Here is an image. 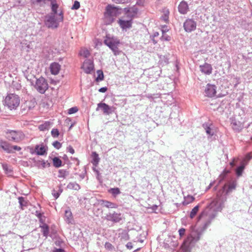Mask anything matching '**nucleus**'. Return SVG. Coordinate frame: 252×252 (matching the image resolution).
Returning <instances> with one entry per match:
<instances>
[{
  "label": "nucleus",
  "mask_w": 252,
  "mask_h": 252,
  "mask_svg": "<svg viewBox=\"0 0 252 252\" xmlns=\"http://www.w3.org/2000/svg\"><path fill=\"white\" fill-rule=\"evenodd\" d=\"M118 23L123 30H126L132 27V20L131 19L128 20L119 19Z\"/></svg>",
  "instance_id": "nucleus-14"
},
{
  "label": "nucleus",
  "mask_w": 252,
  "mask_h": 252,
  "mask_svg": "<svg viewBox=\"0 0 252 252\" xmlns=\"http://www.w3.org/2000/svg\"><path fill=\"white\" fill-rule=\"evenodd\" d=\"M61 65L56 62L52 63L50 65V70L52 74L56 75L61 70Z\"/></svg>",
  "instance_id": "nucleus-15"
},
{
  "label": "nucleus",
  "mask_w": 252,
  "mask_h": 252,
  "mask_svg": "<svg viewBox=\"0 0 252 252\" xmlns=\"http://www.w3.org/2000/svg\"><path fill=\"white\" fill-rule=\"evenodd\" d=\"M126 247L128 249L131 250L132 248V245L131 242H128L126 245Z\"/></svg>",
  "instance_id": "nucleus-54"
},
{
  "label": "nucleus",
  "mask_w": 252,
  "mask_h": 252,
  "mask_svg": "<svg viewBox=\"0 0 252 252\" xmlns=\"http://www.w3.org/2000/svg\"><path fill=\"white\" fill-rule=\"evenodd\" d=\"M64 220L68 224L72 223L73 220V216L70 209L65 211Z\"/></svg>",
  "instance_id": "nucleus-22"
},
{
  "label": "nucleus",
  "mask_w": 252,
  "mask_h": 252,
  "mask_svg": "<svg viewBox=\"0 0 252 252\" xmlns=\"http://www.w3.org/2000/svg\"><path fill=\"white\" fill-rule=\"evenodd\" d=\"M104 42L106 45L112 51L115 56L118 55L120 53L118 47L120 44V40L117 37L106 35Z\"/></svg>",
  "instance_id": "nucleus-4"
},
{
  "label": "nucleus",
  "mask_w": 252,
  "mask_h": 252,
  "mask_svg": "<svg viewBox=\"0 0 252 252\" xmlns=\"http://www.w3.org/2000/svg\"><path fill=\"white\" fill-rule=\"evenodd\" d=\"M51 1V9L52 13L51 14L58 15L57 9H58L59 5L57 3L56 0H50Z\"/></svg>",
  "instance_id": "nucleus-23"
},
{
  "label": "nucleus",
  "mask_w": 252,
  "mask_h": 252,
  "mask_svg": "<svg viewBox=\"0 0 252 252\" xmlns=\"http://www.w3.org/2000/svg\"><path fill=\"white\" fill-rule=\"evenodd\" d=\"M105 218L107 220L114 222H118L121 220V214L116 212L109 213L106 215Z\"/></svg>",
  "instance_id": "nucleus-12"
},
{
  "label": "nucleus",
  "mask_w": 252,
  "mask_h": 252,
  "mask_svg": "<svg viewBox=\"0 0 252 252\" xmlns=\"http://www.w3.org/2000/svg\"><path fill=\"white\" fill-rule=\"evenodd\" d=\"M125 240H128V239H129V237H128V236L127 234V233H125Z\"/></svg>",
  "instance_id": "nucleus-57"
},
{
  "label": "nucleus",
  "mask_w": 252,
  "mask_h": 252,
  "mask_svg": "<svg viewBox=\"0 0 252 252\" xmlns=\"http://www.w3.org/2000/svg\"><path fill=\"white\" fill-rule=\"evenodd\" d=\"M216 88L215 85L208 84L205 89V95L210 97L214 96L216 94Z\"/></svg>",
  "instance_id": "nucleus-13"
},
{
  "label": "nucleus",
  "mask_w": 252,
  "mask_h": 252,
  "mask_svg": "<svg viewBox=\"0 0 252 252\" xmlns=\"http://www.w3.org/2000/svg\"><path fill=\"white\" fill-rule=\"evenodd\" d=\"M78 111V109L77 107H73L68 110V113L70 115L76 113Z\"/></svg>",
  "instance_id": "nucleus-40"
},
{
  "label": "nucleus",
  "mask_w": 252,
  "mask_h": 252,
  "mask_svg": "<svg viewBox=\"0 0 252 252\" xmlns=\"http://www.w3.org/2000/svg\"><path fill=\"white\" fill-rule=\"evenodd\" d=\"M124 11L126 17L132 20V19L136 16L138 13V9L135 6L125 8H124Z\"/></svg>",
  "instance_id": "nucleus-11"
},
{
  "label": "nucleus",
  "mask_w": 252,
  "mask_h": 252,
  "mask_svg": "<svg viewBox=\"0 0 252 252\" xmlns=\"http://www.w3.org/2000/svg\"><path fill=\"white\" fill-rule=\"evenodd\" d=\"M224 172H225V173H226L228 172V171H225V170H224Z\"/></svg>",
  "instance_id": "nucleus-64"
},
{
  "label": "nucleus",
  "mask_w": 252,
  "mask_h": 252,
  "mask_svg": "<svg viewBox=\"0 0 252 252\" xmlns=\"http://www.w3.org/2000/svg\"><path fill=\"white\" fill-rule=\"evenodd\" d=\"M63 20V13L60 11L58 15L50 14L46 16L45 24L47 27L51 29L57 28L60 22Z\"/></svg>",
  "instance_id": "nucleus-2"
},
{
  "label": "nucleus",
  "mask_w": 252,
  "mask_h": 252,
  "mask_svg": "<svg viewBox=\"0 0 252 252\" xmlns=\"http://www.w3.org/2000/svg\"><path fill=\"white\" fill-rule=\"evenodd\" d=\"M92 163L95 166H97L100 160L98 155L95 152H94L92 153Z\"/></svg>",
  "instance_id": "nucleus-25"
},
{
  "label": "nucleus",
  "mask_w": 252,
  "mask_h": 252,
  "mask_svg": "<svg viewBox=\"0 0 252 252\" xmlns=\"http://www.w3.org/2000/svg\"><path fill=\"white\" fill-rule=\"evenodd\" d=\"M215 214H213V216H212L211 219H213L215 217Z\"/></svg>",
  "instance_id": "nucleus-62"
},
{
  "label": "nucleus",
  "mask_w": 252,
  "mask_h": 252,
  "mask_svg": "<svg viewBox=\"0 0 252 252\" xmlns=\"http://www.w3.org/2000/svg\"><path fill=\"white\" fill-rule=\"evenodd\" d=\"M151 208L152 209V210H155L157 209V208H158V206H157V205H153V206L152 207V208Z\"/></svg>",
  "instance_id": "nucleus-56"
},
{
  "label": "nucleus",
  "mask_w": 252,
  "mask_h": 252,
  "mask_svg": "<svg viewBox=\"0 0 252 252\" xmlns=\"http://www.w3.org/2000/svg\"><path fill=\"white\" fill-rule=\"evenodd\" d=\"M52 145L57 149H59L62 147V144L58 141L54 142Z\"/></svg>",
  "instance_id": "nucleus-42"
},
{
  "label": "nucleus",
  "mask_w": 252,
  "mask_h": 252,
  "mask_svg": "<svg viewBox=\"0 0 252 252\" xmlns=\"http://www.w3.org/2000/svg\"><path fill=\"white\" fill-rule=\"evenodd\" d=\"M63 250L61 249H57L54 251L53 252H63Z\"/></svg>",
  "instance_id": "nucleus-55"
},
{
  "label": "nucleus",
  "mask_w": 252,
  "mask_h": 252,
  "mask_svg": "<svg viewBox=\"0 0 252 252\" xmlns=\"http://www.w3.org/2000/svg\"><path fill=\"white\" fill-rule=\"evenodd\" d=\"M107 90V88L106 87H102L99 89L98 91L101 93H105Z\"/></svg>",
  "instance_id": "nucleus-53"
},
{
  "label": "nucleus",
  "mask_w": 252,
  "mask_h": 252,
  "mask_svg": "<svg viewBox=\"0 0 252 252\" xmlns=\"http://www.w3.org/2000/svg\"><path fill=\"white\" fill-rule=\"evenodd\" d=\"M47 149L43 144L36 145L35 147V152L38 155H44Z\"/></svg>",
  "instance_id": "nucleus-19"
},
{
  "label": "nucleus",
  "mask_w": 252,
  "mask_h": 252,
  "mask_svg": "<svg viewBox=\"0 0 252 252\" xmlns=\"http://www.w3.org/2000/svg\"><path fill=\"white\" fill-rule=\"evenodd\" d=\"M206 132L208 134L213 135V133H211V129L209 127H207L206 128Z\"/></svg>",
  "instance_id": "nucleus-52"
},
{
  "label": "nucleus",
  "mask_w": 252,
  "mask_h": 252,
  "mask_svg": "<svg viewBox=\"0 0 252 252\" xmlns=\"http://www.w3.org/2000/svg\"><path fill=\"white\" fill-rule=\"evenodd\" d=\"M115 3H126L130 1L131 0H112Z\"/></svg>",
  "instance_id": "nucleus-44"
},
{
  "label": "nucleus",
  "mask_w": 252,
  "mask_h": 252,
  "mask_svg": "<svg viewBox=\"0 0 252 252\" xmlns=\"http://www.w3.org/2000/svg\"><path fill=\"white\" fill-rule=\"evenodd\" d=\"M105 247L106 249L108 250H112L113 248L112 245L109 242L105 243Z\"/></svg>",
  "instance_id": "nucleus-45"
},
{
  "label": "nucleus",
  "mask_w": 252,
  "mask_h": 252,
  "mask_svg": "<svg viewBox=\"0 0 252 252\" xmlns=\"http://www.w3.org/2000/svg\"><path fill=\"white\" fill-rule=\"evenodd\" d=\"M31 1L33 3H39V2L36 1V0H31Z\"/></svg>",
  "instance_id": "nucleus-59"
},
{
  "label": "nucleus",
  "mask_w": 252,
  "mask_h": 252,
  "mask_svg": "<svg viewBox=\"0 0 252 252\" xmlns=\"http://www.w3.org/2000/svg\"><path fill=\"white\" fill-rule=\"evenodd\" d=\"M106 11L105 13V22L106 24H110L114 21V17L119 14V9L111 5H108L106 7Z\"/></svg>",
  "instance_id": "nucleus-5"
},
{
  "label": "nucleus",
  "mask_w": 252,
  "mask_h": 252,
  "mask_svg": "<svg viewBox=\"0 0 252 252\" xmlns=\"http://www.w3.org/2000/svg\"><path fill=\"white\" fill-rule=\"evenodd\" d=\"M199 68L201 72L205 74L210 75L212 72V67L209 63H205L204 64L200 65Z\"/></svg>",
  "instance_id": "nucleus-16"
},
{
  "label": "nucleus",
  "mask_w": 252,
  "mask_h": 252,
  "mask_svg": "<svg viewBox=\"0 0 252 252\" xmlns=\"http://www.w3.org/2000/svg\"><path fill=\"white\" fill-rule=\"evenodd\" d=\"M51 123L49 122H46L44 124L39 126L38 128L41 131L48 130L50 127Z\"/></svg>",
  "instance_id": "nucleus-27"
},
{
  "label": "nucleus",
  "mask_w": 252,
  "mask_h": 252,
  "mask_svg": "<svg viewBox=\"0 0 252 252\" xmlns=\"http://www.w3.org/2000/svg\"><path fill=\"white\" fill-rule=\"evenodd\" d=\"M25 107L30 110L35 105V101L33 100L26 101L25 103Z\"/></svg>",
  "instance_id": "nucleus-28"
},
{
  "label": "nucleus",
  "mask_w": 252,
  "mask_h": 252,
  "mask_svg": "<svg viewBox=\"0 0 252 252\" xmlns=\"http://www.w3.org/2000/svg\"><path fill=\"white\" fill-rule=\"evenodd\" d=\"M20 103V97L15 94L10 93L7 94L4 100V104L9 110H15Z\"/></svg>",
  "instance_id": "nucleus-3"
},
{
  "label": "nucleus",
  "mask_w": 252,
  "mask_h": 252,
  "mask_svg": "<svg viewBox=\"0 0 252 252\" xmlns=\"http://www.w3.org/2000/svg\"><path fill=\"white\" fill-rule=\"evenodd\" d=\"M97 76L96 78V81L98 82L100 81L103 80L104 79V76H103V73L102 70H98L97 71Z\"/></svg>",
  "instance_id": "nucleus-35"
},
{
  "label": "nucleus",
  "mask_w": 252,
  "mask_h": 252,
  "mask_svg": "<svg viewBox=\"0 0 252 252\" xmlns=\"http://www.w3.org/2000/svg\"><path fill=\"white\" fill-rule=\"evenodd\" d=\"M199 210V206L198 205H197L195 206L191 211L190 213V218L192 219L195 217V216L196 215L197 212Z\"/></svg>",
  "instance_id": "nucleus-36"
},
{
  "label": "nucleus",
  "mask_w": 252,
  "mask_h": 252,
  "mask_svg": "<svg viewBox=\"0 0 252 252\" xmlns=\"http://www.w3.org/2000/svg\"><path fill=\"white\" fill-rule=\"evenodd\" d=\"M109 192L111 193L114 197L120 194L121 191L118 188H111L109 190Z\"/></svg>",
  "instance_id": "nucleus-34"
},
{
  "label": "nucleus",
  "mask_w": 252,
  "mask_h": 252,
  "mask_svg": "<svg viewBox=\"0 0 252 252\" xmlns=\"http://www.w3.org/2000/svg\"><path fill=\"white\" fill-rule=\"evenodd\" d=\"M235 159H234L230 163V165L231 166H233L234 165V161H235Z\"/></svg>",
  "instance_id": "nucleus-58"
},
{
  "label": "nucleus",
  "mask_w": 252,
  "mask_h": 252,
  "mask_svg": "<svg viewBox=\"0 0 252 252\" xmlns=\"http://www.w3.org/2000/svg\"><path fill=\"white\" fill-rule=\"evenodd\" d=\"M62 192V190H60V192H55V191L54 190L53 192H52V194L54 196V197L56 198V199H57L60 195V193Z\"/></svg>",
  "instance_id": "nucleus-46"
},
{
  "label": "nucleus",
  "mask_w": 252,
  "mask_h": 252,
  "mask_svg": "<svg viewBox=\"0 0 252 252\" xmlns=\"http://www.w3.org/2000/svg\"><path fill=\"white\" fill-rule=\"evenodd\" d=\"M3 169L4 170L6 174H10L12 172V170L11 169L9 168L7 164H3L2 165Z\"/></svg>",
  "instance_id": "nucleus-41"
},
{
  "label": "nucleus",
  "mask_w": 252,
  "mask_h": 252,
  "mask_svg": "<svg viewBox=\"0 0 252 252\" xmlns=\"http://www.w3.org/2000/svg\"><path fill=\"white\" fill-rule=\"evenodd\" d=\"M0 146L4 151L8 153H12L11 146L7 142L3 141H0Z\"/></svg>",
  "instance_id": "nucleus-21"
},
{
  "label": "nucleus",
  "mask_w": 252,
  "mask_h": 252,
  "mask_svg": "<svg viewBox=\"0 0 252 252\" xmlns=\"http://www.w3.org/2000/svg\"><path fill=\"white\" fill-rule=\"evenodd\" d=\"M99 109H102L104 114L109 115L114 112L116 108L113 106H110L105 103L100 102L97 104L96 111H98Z\"/></svg>",
  "instance_id": "nucleus-9"
},
{
  "label": "nucleus",
  "mask_w": 252,
  "mask_h": 252,
  "mask_svg": "<svg viewBox=\"0 0 252 252\" xmlns=\"http://www.w3.org/2000/svg\"><path fill=\"white\" fill-rule=\"evenodd\" d=\"M183 27L186 32H190L196 29V22L192 19H188L184 23Z\"/></svg>",
  "instance_id": "nucleus-10"
},
{
  "label": "nucleus",
  "mask_w": 252,
  "mask_h": 252,
  "mask_svg": "<svg viewBox=\"0 0 252 252\" xmlns=\"http://www.w3.org/2000/svg\"><path fill=\"white\" fill-rule=\"evenodd\" d=\"M203 214H201V215L200 216L199 218H201V217L203 216Z\"/></svg>",
  "instance_id": "nucleus-63"
},
{
  "label": "nucleus",
  "mask_w": 252,
  "mask_h": 252,
  "mask_svg": "<svg viewBox=\"0 0 252 252\" xmlns=\"http://www.w3.org/2000/svg\"><path fill=\"white\" fill-rule=\"evenodd\" d=\"M227 185H225L222 189L220 190L217 195V198L214 200L207 208L209 209L210 211L214 212L220 211L223 207V203L226 199V195L231 191L232 190L236 188V184L233 183L228 186V189L225 191V188Z\"/></svg>",
  "instance_id": "nucleus-1"
},
{
  "label": "nucleus",
  "mask_w": 252,
  "mask_h": 252,
  "mask_svg": "<svg viewBox=\"0 0 252 252\" xmlns=\"http://www.w3.org/2000/svg\"><path fill=\"white\" fill-rule=\"evenodd\" d=\"M194 197L191 195H188L187 196L184 197V200L183 201L182 203L184 205H188L191 203H192L194 200Z\"/></svg>",
  "instance_id": "nucleus-26"
},
{
  "label": "nucleus",
  "mask_w": 252,
  "mask_h": 252,
  "mask_svg": "<svg viewBox=\"0 0 252 252\" xmlns=\"http://www.w3.org/2000/svg\"><path fill=\"white\" fill-rule=\"evenodd\" d=\"M53 165L56 167H60L62 166V160L57 157H55L53 159Z\"/></svg>",
  "instance_id": "nucleus-32"
},
{
  "label": "nucleus",
  "mask_w": 252,
  "mask_h": 252,
  "mask_svg": "<svg viewBox=\"0 0 252 252\" xmlns=\"http://www.w3.org/2000/svg\"><path fill=\"white\" fill-rule=\"evenodd\" d=\"M189 241V238H188L185 241V243H187Z\"/></svg>",
  "instance_id": "nucleus-61"
},
{
  "label": "nucleus",
  "mask_w": 252,
  "mask_h": 252,
  "mask_svg": "<svg viewBox=\"0 0 252 252\" xmlns=\"http://www.w3.org/2000/svg\"><path fill=\"white\" fill-rule=\"evenodd\" d=\"M51 135L54 138H57L59 135V131L57 128H53L51 130Z\"/></svg>",
  "instance_id": "nucleus-39"
},
{
  "label": "nucleus",
  "mask_w": 252,
  "mask_h": 252,
  "mask_svg": "<svg viewBox=\"0 0 252 252\" xmlns=\"http://www.w3.org/2000/svg\"><path fill=\"white\" fill-rule=\"evenodd\" d=\"M251 156L250 155V154L249 153L248 154H247L245 157L244 158L242 159V160L241 161V164H243V165L244 166H246L249 160L251 159Z\"/></svg>",
  "instance_id": "nucleus-31"
},
{
  "label": "nucleus",
  "mask_w": 252,
  "mask_h": 252,
  "mask_svg": "<svg viewBox=\"0 0 252 252\" xmlns=\"http://www.w3.org/2000/svg\"><path fill=\"white\" fill-rule=\"evenodd\" d=\"M245 168V166L241 164L236 169V174L238 177L242 176Z\"/></svg>",
  "instance_id": "nucleus-30"
},
{
  "label": "nucleus",
  "mask_w": 252,
  "mask_h": 252,
  "mask_svg": "<svg viewBox=\"0 0 252 252\" xmlns=\"http://www.w3.org/2000/svg\"><path fill=\"white\" fill-rule=\"evenodd\" d=\"M186 230L184 228H182L179 230V233L180 236L181 237L185 235Z\"/></svg>",
  "instance_id": "nucleus-47"
},
{
  "label": "nucleus",
  "mask_w": 252,
  "mask_h": 252,
  "mask_svg": "<svg viewBox=\"0 0 252 252\" xmlns=\"http://www.w3.org/2000/svg\"><path fill=\"white\" fill-rule=\"evenodd\" d=\"M67 175V172L64 170H60L59 171L58 177L59 178H65Z\"/></svg>",
  "instance_id": "nucleus-38"
},
{
  "label": "nucleus",
  "mask_w": 252,
  "mask_h": 252,
  "mask_svg": "<svg viewBox=\"0 0 252 252\" xmlns=\"http://www.w3.org/2000/svg\"><path fill=\"white\" fill-rule=\"evenodd\" d=\"M36 213H37L36 216H37L38 218H40V217H41V214H40V213H37V212H36Z\"/></svg>",
  "instance_id": "nucleus-60"
},
{
  "label": "nucleus",
  "mask_w": 252,
  "mask_h": 252,
  "mask_svg": "<svg viewBox=\"0 0 252 252\" xmlns=\"http://www.w3.org/2000/svg\"><path fill=\"white\" fill-rule=\"evenodd\" d=\"M161 39L163 40L169 41V40H170V37L169 36H168V35H163L161 36Z\"/></svg>",
  "instance_id": "nucleus-50"
},
{
  "label": "nucleus",
  "mask_w": 252,
  "mask_h": 252,
  "mask_svg": "<svg viewBox=\"0 0 252 252\" xmlns=\"http://www.w3.org/2000/svg\"><path fill=\"white\" fill-rule=\"evenodd\" d=\"M162 13L163 15L161 17V19L166 22L168 20L169 11L167 9L164 8L162 10Z\"/></svg>",
  "instance_id": "nucleus-29"
},
{
  "label": "nucleus",
  "mask_w": 252,
  "mask_h": 252,
  "mask_svg": "<svg viewBox=\"0 0 252 252\" xmlns=\"http://www.w3.org/2000/svg\"><path fill=\"white\" fill-rule=\"evenodd\" d=\"M12 148V153L13 152V150H17V151H20L21 148V147L18 146H11Z\"/></svg>",
  "instance_id": "nucleus-51"
},
{
  "label": "nucleus",
  "mask_w": 252,
  "mask_h": 252,
  "mask_svg": "<svg viewBox=\"0 0 252 252\" xmlns=\"http://www.w3.org/2000/svg\"><path fill=\"white\" fill-rule=\"evenodd\" d=\"M99 203L101 205L108 208H117L118 206L116 204L105 200H100Z\"/></svg>",
  "instance_id": "nucleus-20"
},
{
  "label": "nucleus",
  "mask_w": 252,
  "mask_h": 252,
  "mask_svg": "<svg viewBox=\"0 0 252 252\" xmlns=\"http://www.w3.org/2000/svg\"><path fill=\"white\" fill-rule=\"evenodd\" d=\"M7 138L10 140L19 142L25 138L24 133L20 131L9 130L7 132Z\"/></svg>",
  "instance_id": "nucleus-7"
},
{
  "label": "nucleus",
  "mask_w": 252,
  "mask_h": 252,
  "mask_svg": "<svg viewBox=\"0 0 252 252\" xmlns=\"http://www.w3.org/2000/svg\"><path fill=\"white\" fill-rule=\"evenodd\" d=\"M80 55L84 58H88L90 55V52L88 49L83 48L80 50Z\"/></svg>",
  "instance_id": "nucleus-33"
},
{
  "label": "nucleus",
  "mask_w": 252,
  "mask_h": 252,
  "mask_svg": "<svg viewBox=\"0 0 252 252\" xmlns=\"http://www.w3.org/2000/svg\"><path fill=\"white\" fill-rule=\"evenodd\" d=\"M232 127L236 131H240L244 128V123L233 120L231 122Z\"/></svg>",
  "instance_id": "nucleus-17"
},
{
  "label": "nucleus",
  "mask_w": 252,
  "mask_h": 252,
  "mask_svg": "<svg viewBox=\"0 0 252 252\" xmlns=\"http://www.w3.org/2000/svg\"><path fill=\"white\" fill-rule=\"evenodd\" d=\"M67 150L71 154H73L74 153V150L71 146H69L67 148Z\"/></svg>",
  "instance_id": "nucleus-49"
},
{
  "label": "nucleus",
  "mask_w": 252,
  "mask_h": 252,
  "mask_svg": "<svg viewBox=\"0 0 252 252\" xmlns=\"http://www.w3.org/2000/svg\"><path fill=\"white\" fill-rule=\"evenodd\" d=\"M35 88L41 94H44L48 89V84L46 79L41 77L35 82Z\"/></svg>",
  "instance_id": "nucleus-6"
},
{
  "label": "nucleus",
  "mask_w": 252,
  "mask_h": 252,
  "mask_svg": "<svg viewBox=\"0 0 252 252\" xmlns=\"http://www.w3.org/2000/svg\"><path fill=\"white\" fill-rule=\"evenodd\" d=\"M178 10L182 14H186L189 11V6L187 2L184 1H181L178 6Z\"/></svg>",
  "instance_id": "nucleus-18"
},
{
  "label": "nucleus",
  "mask_w": 252,
  "mask_h": 252,
  "mask_svg": "<svg viewBox=\"0 0 252 252\" xmlns=\"http://www.w3.org/2000/svg\"><path fill=\"white\" fill-rule=\"evenodd\" d=\"M18 200H19V203H20V204L21 206L25 205V204H24L25 200H24V198L23 197H19L18 198Z\"/></svg>",
  "instance_id": "nucleus-48"
},
{
  "label": "nucleus",
  "mask_w": 252,
  "mask_h": 252,
  "mask_svg": "<svg viewBox=\"0 0 252 252\" xmlns=\"http://www.w3.org/2000/svg\"><path fill=\"white\" fill-rule=\"evenodd\" d=\"M94 68V61L92 59H86L81 66V69L86 74H91Z\"/></svg>",
  "instance_id": "nucleus-8"
},
{
  "label": "nucleus",
  "mask_w": 252,
  "mask_h": 252,
  "mask_svg": "<svg viewBox=\"0 0 252 252\" xmlns=\"http://www.w3.org/2000/svg\"><path fill=\"white\" fill-rule=\"evenodd\" d=\"M67 188L69 189L78 190L80 189V186L76 182H71L67 185Z\"/></svg>",
  "instance_id": "nucleus-24"
},
{
  "label": "nucleus",
  "mask_w": 252,
  "mask_h": 252,
  "mask_svg": "<svg viewBox=\"0 0 252 252\" xmlns=\"http://www.w3.org/2000/svg\"><path fill=\"white\" fill-rule=\"evenodd\" d=\"M80 3L79 1L76 0L74 1L73 5H72L71 9L77 10L80 7Z\"/></svg>",
  "instance_id": "nucleus-43"
},
{
  "label": "nucleus",
  "mask_w": 252,
  "mask_h": 252,
  "mask_svg": "<svg viewBox=\"0 0 252 252\" xmlns=\"http://www.w3.org/2000/svg\"><path fill=\"white\" fill-rule=\"evenodd\" d=\"M42 229L43 234L44 236L47 237L49 233V228L46 224H44L41 226Z\"/></svg>",
  "instance_id": "nucleus-37"
}]
</instances>
